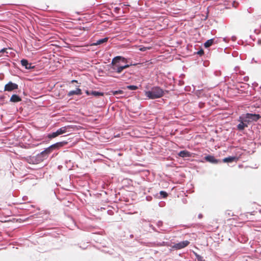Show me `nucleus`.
I'll return each mask as SVG.
<instances>
[{"label":"nucleus","instance_id":"a211bd4d","mask_svg":"<svg viewBox=\"0 0 261 261\" xmlns=\"http://www.w3.org/2000/svg\"><path fill=\"white\" fill-rule=\"evenodd\" d=\"M91 94L94 96H103V93L100 92L98 91H92Z\"/></svg>","mask_w":261,"mask_h":261},{"label":"nucleus","instance_id":"9d476101","mask_svg":"<svg viewBox=\"0 0 261 261\" xmlns=\"http://www.w3.org/2000/svg\"><path fill=\"white\" fill-rule=\"evenodd\" d=\"M205 160L207 162H209L210 163H214V164H217V163H219V161L217 160V159H216L215 158V157L213 155H208L206 156L205 157Z\"/></svg>","mask_w":261,"mask_h":261},{"label":"nucleus","instance_id":"6ab92c4d","mask_svg":"<svg viewBox=\"0 0 261 261\" xmlns=\"http://www.w3.org/2000/svg\"><path fill=\"white\" fill-rule=\"evenodd\" d=\"M112 93L113 95H116L117 94H122L124 93V92L122 90H118V91H112Z\"/></svg>","mask_w":261,"mask_h":261},{"label":"nucleus","instance_id":"20e7f679","mask_svg":"<svg viewBox=\"0 0 261 261\" xmlns=\"http://www.w3.org/2000/svg\"><path fill=\"white\" fill-rule=\"evenodd\" d=\"M260 117L261 116L259 114L247 113L243 115L240 117V119H242L244 122L249 123L257 121Z\"/></svg>","mask_w":261,"mask_h":261},{"label":"nucleus","instance_id":"0eeeda50","mask_svg":"<svg viewBox=\"0 0 261 261\" xmlns=\"http://www.w3.org/2000/svg\"><path fill=\"white\" fill-rule=\"evenodd\" d=\"M21 64L22 66L25 67L27 69H32L35 67V66L32 65V63H29L28 61L26 59L21 60Z\"/></svg>","mask_w":261,"mask_h":261},{"label":"nucleus","instance_id":"9b49d317","mask_svg":"<svg viewBox=\"0 0 261 261\" xmlns=\"http://www.w3.org/2000/svg\"><path fill=\"white\" fill-rule=\"evenodd\" d=\"M82 94V90L80 88H77L75 90H72L68 92V96H71L73 95H81Z\"/></svg>","mask_w":261,"mask_h":261},{"label":"nucleus","instance_id":"ddd939ff","mask_svg":"<svg viewBox=\"0 0 261 261\" xmlns=\"http://www.w3.org/2000/svg\"><path fill=\"white\" fill-rule=\"evenodd\" d=\"M21 100V98L16 94L12 95L10 98V101L13 102H17L20 101Z\"/></svg>","mask_w":261,"mask_h":261},{"label":"nucleus","instance_id":"a878e982","mask_svg":"<svg viewBox=\"0 0 261 261\" xmlns=\"http://www.w3.org/2000/svg\"><path fill=\"white\" fill-rule=\"evenodd\" d=\"M258 44H261V39H259L257 41Z\"/></svg>","mask_w":261,"mask_h":261},{"label":"nucleus","instance_id":"6e6552de","mask_svg":"<svg viewBox=\"0 0 261 261\" xmlns=\"http://www.w3.org/2000/svg\"><path fill=\"white\" fill-rule=\"evenodd\" d=\"M178 155L181 158H189L192 156V153L187 150L180 151L178 153Z\"/></svg>","mask_w":261,"mask_h":261},{"label":"nucleus","instance_id":"cd10ccee","mask_svg":"<svg viewBox=\"0 0 261 261\" xmlns=\"http://www.w3.org/2000/svg\"><path fill=\"white\" fill-rule=\"evenodd\" d=\"M71 82H72V83H73V82H76V83H77V81L76 80H72V81H71Z\"/></svg>","mask_w":261,"mask_h":261},{"label":"nucleus","instance_id":"5701e85b","mask_svg":"<svg viewBox=\"0 0 261 261\" xmlns=\"http://www.w3.org/2000/svg\"><path fill=\"white\" fill-rule=\"evenodd\" d=\"M150 47H143L140 48L139 50L142 51H144L146 50L147 49H150Z\"/></svg>","mask_w":261,"mask_h":261},{"label":"nucleus","instance_id":"f8f14e48","mask_svg":"<svg viewBox=\"0 0 261 261\" xmlns=\"http://www.w3.org/2000/svg\"><path fill=\"white\" fill-rule=\"evenodd\" d=\"M238 160V158L236 156H228L223 159V162L224 163H232L233 162H236Z\"/></svg>","mask_w":261,"mask_h":261},{"label":"nucleus","instance_id":"423d86ee","mask_svg":"<svg viewBox=\"0 0 261 261\" xmlns=\"http://www.w3.org/2000/svg\"><path fill=\"white\" fill-rule=\"evenodd\" d=\"M18 87V86L17 84L10 82L5 86L4 90L6 91H12L14 90L17 89Z\"/></svg>","mask_w":261,"mask_h":261},{"label":"nucleus","instance_id":"7ed1b4c3","mask_svg":"<svg viewBox=\"0 0 261 261\" xmlns=\"http://www.w3.org/2000/svg\"><path fill=\"white\" fill-rule=\"evenodd\" d=\"M121 59V57L120 56H117L116 57H115L112 61V69L114 71H115L118 73H120L122 72V71L125 69L128 68L129 65H125L124 66H120L118 64V63L119 62ZM122 59L123 60H124V58L122 57Z\"/></svg>","mask_w":261,"mask_h":261},{"label":"nucleus","instance_id":"1a4fd4ad","mask_svg":"<svg viewBox=\"0 0 261 261\" xmlns=\"http://www.w3.org/2000/svg\"><path fill=\"white\" fill-rule=\"evenodd\" d=\"M71 128L72 127L69 125L61 127L60 128L58 129V131L60 135L63 134L67 132H69L70 130L69 129H71Z\"/></svg>","mask_w":261,"mask_h":261},{"label":"nucleus","instance_id":"393cba45","mask_svg":"<svg viewBox=\"0 0 261 261\" xmlns=\"http://www.w3.org/2000/svg\"><path fill=\"white\" fill-rule=\"evenodd\" d=\"M86 93L87 94V95H92L91 94V92H90V91L87 90L86 91Z\"/></svg>","mask_w":261,"mask_h":261},{"label":"nucleus","instance_id":"c85d7f7f","mask_svg":"<svg viewBox=\"0 0 261 261\" xmlns=\"http://www.w3.org/2000/svg\"><path fill=\"white\" fill-rule=\"evenodd\" d=\"M235 218H233V219H228V221H231L232 220H234Z\"/></svg>","mask_w":261,"mask_h":261},{"label":"nucleus","instance_id":"39448f33","mask_svg":"<svg viewBox=\"0 0 261 261\" xmlns=\"http://www.w3.org/2000/svg\"><path fill=\"white\" fill-rule=\"evenodd\" d=\"M189 244L190 242L188 241H184L175 244L172 246V248L176 250L181 249L187 246Z\"/></svg>","mask_w":261,"mask_h":261},{"label":"nucleus","instance_id":"4be33fe9","mask_svg":"<svg viewBox=\"0 0 261 261\" xmlns=\"http://www.w3.org/2000/svg\"><path fill=\"white\" fill-rule=\"evenodd\" d=\"M197 54L200 55V56H202L204 54V51L203 49H200V50H199L197 52Z\"/></svg>","mask_w":261,"mask_h":261},{"label":"nucleus","instance_id":"412c9836","mask_svg":"<svg viewBox=\"0 0 261 261\" xmlns=\"http://www.w3.org/2000/svg\"><path fill=\"white\" fill-rule=\"evenodd\" d=\"M160 194L163 198H166L168 196V194L166 192L163 191H161L160 192Z\"/></svg>","mask_w":261,"mask_h":261},{"label":"nucleus","instance_id":"2eb2a0df","mask_svg":"<svg viewBox=\"0 0 261 261\" xmlns=\"http://www.w3.org/2000/svg\"><path fill=\"white\" fill-rule=\"evenodd\" d=\"M108 37H106V38H102V39H99L98 40H97L96 41V43H94L93 44L94 45H99V44H102L103 43H105V42H107L108 40Z\"/></svg>","mask_w":261,"mask_h":261},{"label":"nucleus","instance_id":"f3484780","mask_svg":"<svg viewBox=\"0 0 261 261\" xmlns=\"http://www.w3.org/2000/svg\"><path fill=\"white\" fill-rule=\"evenodd\" d=\"M60 134L58 131V130L56 132H54L51 134H48L47 137L49 139L54 138L59 136Z\"/></svg>","mask_w":261,"mask_h":261},{"label":"nucleus","instance_id":"bb28decb","mask_svg":"<svg viewBox=\"0 0 261 261\" xmlns=\"http://www.w3.org/2000/svg\"><path fill=\"white\" fill-rule=\"evenodd\" d=\"M199 218H201L202 217V214H199L198 216Z\"/></svg>","mask_w":261,"mask_h":261},{"label":"nucleus","instance_id":"4468645a","mask_svg":"<svg viewBox=\"0 0 261 261\" xmlns=\"http://www.w3.org/2000/svg\"><path fill=\"white\" fill-rule=\"evenodd\" d=\"M241 122L238 125L237 128L240 130H243L245 127L248 126L247 124H245L244 122V120L242 119H241Z\"/></svg>","mask_w":261,"mask_h":261},{"label":"nucleus","instance_id":"f257e3e1","mask_svg":"<svg viewBox=\"0 0 261 261\" xmlns=\"http://www.w3.org/2000/svg\"><path fill=\"white\" fill-rule=\"evenodd\" d=\"M67 144V142L66 141L56 143L46 148L44 151L37 155L30 156L27 158V161L30 164H38L46 160L48 158V155L53 151V150L59 149Z\"/></svg>","mask_w":261,"mask_h":261},{"label":"nucleus","instance_id":"dca6fc26","mask_svg":"<svg viewBox=\"0 0 261 261\" xmlns=\"http://www.w3.org/2000/svg\"><path fill=\"white\" fill-rule=\"evenodd\" d=\"M214 43V39H210L207 40L204 44V46L205 47L207 48L211 46Z\"/></svg>","mask_w":261,"mask_h":261},{"label":"nucleus","instance_id":"b1692460","mask_svg":"<svg viewBox=\"0 0 261 261\" xmlns=\"http://www.w3.org/2000/svg\"><path fill=\"white\" fill-rule=\"evenodd\" d=\"M7 48H3L0 50V53H4L6 52Z\"/></svg>","mask_w":261,"mask_h":261},{"label":"nucleus","instance_id":"aec40b11","mask_svg":"<svg viewBox=\"0 0 261 261\" xmlns=\"http://www.w3.org/2000/svg\"><path fill=\"white\" fill-rule=\"evenodd\" d=\"M126 88L130 90H136L138 89V87L134 85H129L126 87Z\"/></svg>","mask_w":261,"mask_h":261},{"label":"nucleus","instance_id":"f03ea898","mask_svg":"<svg viewBox=\"0 0 261 261\" xmlns=\"http://www.w3.org/2000/svg\"><path fill=\"white\" fill-rule=\"evenodd\" d=\"M164 91L159 87H154L151 90L145 92V95L149 99H151L160 98L164 95Z\"/></svg>","mask_w":261,"mask_h":261}]
</instances>
